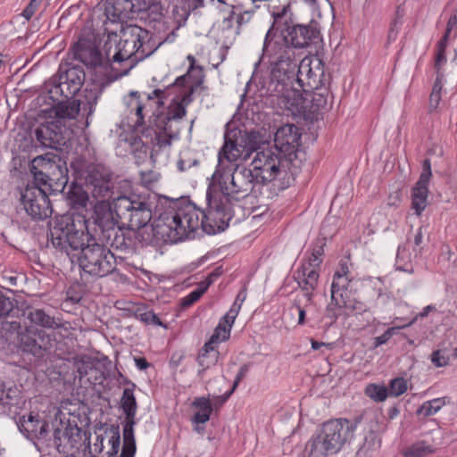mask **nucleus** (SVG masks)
I'll return each instance as SVG.
<instances>
[{"instance_id": "obj_1", "label": "nucleus", "mask_w": 457, "mask_h": 457, "mask_svg": "<svg viewBox=\"0 0 457 457\" xmlns=\"http://www.w3.org/2000/svg\"><path fill=\"white\" fill-rule=\"evenodd\" d=\"M224 161H228V122L224 125V144L218 154V165L207 190L209 212L194 204L178 200L160 214L153 225L154 237L165 243H178L195 237L201 227L208 234L224 231L228 227L226 209L228 204V174Z\"/></svg>"}, {"instance_id": "obj_2", "label": "nucleus", "mask_w": 457, "mask_h": 457, "mask_svg": "<svg viewBox=\"0 0 457 457\" xmlns=\"http://www.w3.org/2000/svg\"><path fill=\"white\" fill-rule=\"evenodd\" d=\"M85 220L66 214L56 217L49 225V240L53 246L74 259L84 274L98 278L111 274L116 268L114 254L106 246L89 240Z\"/></svg>"}, {"instance_id": "obj_3", "label": "nucleus", "mask_w": 457, "mask_h": 457, "mask_svg": "<svg viewBox=\"0 0 457 457\" xmlns=\"http://www.w3.org/2000/svg\"><path fill=\"white\" fill-rule=\"evenodd\" d=\"M259 142L258 132L251 131L242 135L241 131L230 129V162L237 159L245 161L256 152L251 162L256 181L273 182L279 190L287 188L291 183V176L285 165L286 160L273 147L260 149Z\"/></svg>"}, {"instance_id": "obj_4", "label": "nucleus", "mask_w": 457, "mask_h": 457, "mask_svg": "<svg viewBox=\"0 0 457 457\" xmlns=\"http://www.w3.org/2000/svg\"><path fill=\"white\" fill-rule=\"evenodd\" d=\"M264 52L276 59L271 68V82H276L275 87L293 84L295 80L305 93L319 88L323 75V63L317 55L305 56L297 64L295 50L291 48Z\"/></svg>"}, {"instance_id": "obj_5", "label": "nucleus", "mask_w": 457, "mask_h": 457, "mask_svg": "<svg viewBox=\"0 0 457 457\" xmlns=\"http://www.w3.org/2000/svg\"><path fill=\"white\" fill-rule=\"evenodd\" d=\"M356 424L347 419H332L321 426L320 431L308 441L305 450L309 457H328L337 453L350 442Z\"/></svg>"}, {"instance_id": "obj_6", "label": "nucleus", "mask_w": 457, "mask_h": 457, "mask_svg": "<svg viewBox=\"0 0 457 457\" xmlns=\"http://www.w3.org/2000/svg\"><path fill=\"white\" fill-rule=\"evenodd\" d=\"M157 0H105L92 11V27L101 29L107 25L120 24L121 29H141L138 25L127 23L136 12L147 11Z\"/></svg>"}, {"instance_id": "obj_7", "label": "nucleus", "mask_w": 457, "mask_h": 457, "mask_svg": "<svg viewBox=\"0 0 457 457\" xmlns=\"http://www.w3.org/2000/svg\"><path fill=\"white\" fill-rule=\"evenodd\" d=\"M351 266L349 258L342 259L333 275L331 302L328 306V312L331 317L349 316L353 312L362 310V303L352 295L351 283L354 278L350 270Z\"/></svg>"}, {"instance_id": "obj_8", "label": "nucleus", "mask_w": 457, "mask_h": 457, "mask_svg": "<svg viewBox=\"0 0 457 457\" xmlns=\"http://www.w3.org/2000/svg\"><path fill=\"white\" fill-rule=\"evenodd\" d=\"M141 38L143 37L139 36L137 39H120L118 41V35L115 31L107 34L105 46H112L111 62L120 65V67H112L115 71L114 79L127 75L138 62L152 54L161 46L162 42L145 52Z\"/></svg>"}, {"instance_id": "obj_9", "label": "nucleus", "mask_w": 457, "mask_h": 457, "mask_svg": "<svg viewBox=\"0 0 457 457\" xmlns=\"http://www.w3.org/2000/svg\"><path fill=\"white\" fill-rule=\"evenodd\" d=\"M192 93L191 88L181 98L173 99L166 113L153 112L149 117V125L154 129L160 146L170 145V140L179 137L182 129L181 120L186 116L187 107L192 102Z\"/></svg>"}, {"instance_id": "obj_10", "label": "nucleus", "mask_w": 457, "mask_h": 457, "mask_svg": "<svg viewBox=\"0 0 457 457\" xmlns=\"http://www.w3.org/2000/svg\"><path fill=\"white\" fill-rule=\"evenodd\" d=\"M113 210L121 225L132 230L146 226L152 219L151 206L145 196L121 195L114 199Z\"/></svg>"}, {"instance_id": "obj_11", "label": "nucleus", "mask_w": 457, "mask_h": 457, "mask_svg": "<svg viewBox=\"0 0 457 457\" xmlns=\"http://www.w3.org/2000/svg\"><path fill=\"white\" fill-rule=\"evenodd\" d=\"M68 403V402H62L60 407L54 408L53 420V443L56 450L64 456L73 455L81 441L80 428L77 424L71 423L66 413L62 410Z\"/></svg>"}, {"instance_id": "obj_12", "label": "nucleus", "mask_w": 457, "mask_h": 457, "mask_svg": "<svg viewBox=\"0 0 457 457\" xmlns=\"http://www.w3.org/2000/svg\"><path fill=\"white\" fill-rule=\"evenodd\" d=\"M320 37V30H267L264 50L267 53L285 48H303Z\"/></svg>"}, {"instance_id": "obj_13", "label": "nucleus", "mask_w": 457, "mask_h": 457, "mask_svg": "<svg viewBox=\"0 0 457 457\" xmlns=\"http://www.w3.org/2000/svg\"><path fill=\"white\" fill-rule=\"evenodd\" d=\"M30 172L40 185L53 187V184L64 185L67 182V168L56 155L46 154L33 159Z\"/></svg>"}, {"instance_id": "obj_14", "label": "nucleus", "mask_w": 457, "mask_h": 457, "mask_svg": "<svg viewBox=\"0 0 457 457\" xmlns=\"http://www.w3.org/2000/svg\"><path fill=\"white\" fill-rule=\"evenodd\" d=\"M103 54L97 47L94 34L88 33L87 36L79 37L78 42L73 46L74 56L84 63L87 68H107L111 62L112 46H104Z\"/></svg>"}, {"instance_id": "obj_15", "label": "nucleus", "mask_w": 457, "mask_h": 457, "mask_svg": "<svg viewBox=\"0 0 457 457\" xmlns=\"http://www.w3.org/2000/svg\"><path fill=\"white\" fill-rule=\"evenodd\" d=\"M86 193L96 201L109 199L112 194V174L104 165H90L85 178Z\"/></svg>"}, {"instance_id": "obj_16", "label": "nucleus", "mask_w": 457, "mask_h": 457, "mask_svg": "<svg viewBox=\"0 0 457 457\" xmlns=\"http://www.w3.org/2000/svg\"><path fill=\"white\" fill-rule=\"evenodd\" d=\"M21 201L26 213L35 220H46L53 213L47 195L38 186H28L21 194Z\"/></svg>"}, {"instance_id": "obj_17", "label": "nucleus", "mask_w": 457, "mask_h": 457, "mask_svg": "<svg viewBox=\"0 0 457 457\" xmlns=\"http://www.w3.org/2000/svg\"><path fill=\"white\" fill-rule=\"evenodd\" d=\"M19 347L36 357H43L54 347V337L44 330L26 328L18 335Z\"/></svg>"}, {"instance_id": "obj_18", "label": "nucleus", "mask_w": 457, "mask_h": 457, "mask_svg": "<svg viewBox=\"0 0 457 457\" xmlns=\"http://www.w3.org/2000/svg\"><path fill=\"white\" fill-rule=\"evenodd\" d=\"M228 312L222 316L211 338L199 352L197 361L203 370L216 363L219 357L218 345L228 338Z\"/></svg>"}, {"instance_id": "obj_19", "label": "nucleus", "mask_w": 457, "mask_h": 457, "mask_svg": "<svg viewBox=\"0 0 457 457\" xmlns=\"http://www.w3.org/2000/svg\"><path fill=\"white\" fill-rule=\"evenodd\" d=\"M139 93L132 91L129 94L128 105L130 108V114L135 116L134 129L139 130V129L145 123V117L152 109L154 104L156 107L163 105L164 91L162 89H154L151 94L147 95L146 102L143 103L139 99Z\"/></svg>"}, {"instance_id": "obj_20", "label": "nucleus", "mask_w": 457, "mask_h": 457, "mask_svg": "<svg viewBox=\"0 0 457 457\" xmlns=\"http://www.w3.org/2000/svg\"><path fill=\"white\" fill-rule=\"evenodd\" d=\"M274 149L291 160L295 154L301 143V133L294 124H285L279 127L274 135Z\"/></svg>"}, {"instance_id": "obj_21", "label": "nucleus", "mask_w": 457, "mask_h": 457, "mask_svg": "<svg viewBox=\"0 0 457 457\" xmlns=\"http://www.w3.org/2000/svg\"><path fill=\"white\" fill-rule=\"evenodd\" d=\"M276 103L287 115L296 116L301 114L304 109V98L299 89L294 88L292 84L275 87Z\"/></svg>"}, {"instance_id": "obj_22", "label": "nucleus", "mask_w": 457, "mask_h": 457, "mask_svg": "<svg viewBox=\"0 0 457 457\" xmlns=\"http://www.w3.org/2000/svg\"><path fill=\"white\" fill-rule=\"evenodd\" d=\"M432 177L431 162L425 159L422 162V171L411 189V208L420 216L428 205V184Z\"/></svg>"}, {"instance_id": "obj_23", "label": "nucleus", "mask_w": 457, "mask_h": 457, "mask_svg": "<svg viewBox=\"0 0 457 457\" xmlns=\"http://www.w3.org/2000/svg\"><path fill=\"white\" fill-rule=\"evenodd\" d=\"M256 176L252 169L237 167L230 174V199L238 201L247 196L253 189V180Z\"/></svg>"}, {"instance_id": "obj_24", "label": "nucleus", "mask_w": 457, "mask_h": 457, "mask_svg": "<svg viewBox=\"0 0 457 457\" xmlns=\"http://www.w3.org/2000/svg\"><path fill=\"white\" fill-rule=\"evenodd\" d=\"M17 426L29 439H45L48 435L47 422L40 414L29 412L19 418Z\"/></svg>"}, {"instance_id": "obj_25", "label": "nucleus", "mask_w": 457, "mask_h": 457, "mask_svg": "<svg viewBox=\"0 0 457 457\" xmlns=\"http://www.w3.org/2000/svg\"><path fill=\"white\" fill-rule=\"evenodd\" d=\"M95 222L99 227L102 234L109 231L113 233V228L121 225V220L118 218L113 210V204H110L105 200H98L94 207Z\"/></svg>"}, {"instance_id": "obj_26", "label": "nucleus", "mask_w": 457, "mask_h": 457, "mask_svg": "<svg viewBox=\"0 0 457 457\" xmlns=\"http://www.w3.org/2000/svg\"><path fill=\"white\" fill-rule=\"evenodd\" d=\"M320 273L317 269H314L311 264H301L300 267L294 273V278L299 287L304 292L306 302L310 303L313 297Z\"/></svg>"}, {"instance_id": "obj_27", "label": "nucleus", "mask_w": 457, "mask_h": 457, "mask_svg": "<svg viewBox=\"0 0 457 457\" xmlns=\"http://www.w3.org/2000/svg\"><path fill=\"white\" fill-rule=\"evenodd\" d=\"M121 408L126 415V424L123 428V436L126 439L132 437L134 435L133 427L135 425V416L137 412V402L134 392L130 388H125L120 399Z\"/></svg>"}, {"instance_id": "obj_28", "label": "nucleus", "mask_w": 457, "mask_h": 457, "mask_svg": "<svg viewBox=\"0 0 457 457\" xmlns=\"http://www.w3.org/2000/svg\"><path fill=\"white\" fill-rule=\"evenodd\" d=\"M441 443L433 436H425L402 451L403 457H429L435 454L440 447Z\"/></svg>"}, {"instance_id": "obj_29", "label": "nucleus", "mask_w": 457, "mask_h": 457, "mask_svg": "<svg viewBox=\"0 0 457 457\" xmlns=\"http://www.w3.org/2000/svg\"><path fill=\"white\" fill-rule=\"evenodd\" d=\"M452 30H446L443 37L440 39V41L436 45V54H435V64L434 68L436 71V79L434 82L432 92L431 93H436L440 94L442 93L443 89V78L444 74L442 72V67L446 62V55H445V49L448 43L449 35Z\"/></svg>"}, {"instance_id": "obj_30", "label": "nucleus", "mask_w": 457, "mask_h": 457, "mask_svg": "<svg viewBox=\"0 0 457 457\" xmlns=\"http://www.w3.org/2000/svg\"><path fill=\"white\" fill-rule=\"evenodd\" d=\"M21 316L31 324L44 328L55 329L62 327L59 319L48 315L42 309L28 306L22 311Z\"/></svg>"}, {"instance_id": "obj_31", "label": "nucleus", "mask_w": 457, "mask_h": 457, "mask_svg": "<svg viewBox=\"0 0 457 457\" xmlns=\"http://www.w3.org/2000/svg\"><path fill=\"white\" fill-rule=\"evenodd\" d=\"M35 136L41 145L52 147L60 140V128L56 122H46L36 129Z\"/></svg>"}, {"instance_id": "obj_32", "label": "nucleus", "mask_w": 457, "mask_h": 457, "mask_svg": "<svg viewBox=\"0 0 457 457\" xmlns=\"http://www.w3.org/2000/svg\"><path fill=\"white\" fill-rule=\"evenodd\" d=\"M274 22L270 29H311L309 26L296 24L293 21L289 4L285 5L280 12H272Z\"/></svg>"}, {"instance_id": "obj_33", "label": "nucleus", "mask_w": 457, "mask_h": 457, "mask_svg": "<svg viewBox=\"0 0 457 457\" xmlns=\"http://www.w3.org/2000/svg\"><path fill=\"white\" fill-rule=\"evenodd\" d=\"M51 112L58 119H75L79 112V107L74 102L64 103L62 100L57 101Z\"/></svg>"}, {"instance_id": "obj_34", "label": "nucleus", "mask_w": 457, "mask_h": 457, "mask_svg": "<svg viewBox=\"0 0 457 457\" xmlns=\"http://www.w3.org/2000/svg\"><path fill=\"white\" fill-rule=\"evenodd\" d=\"M60 79H64L71 87L72 92H78L84 82L85 74L83 71L78 67L68 69L65 75L60 76Z\"/></svg>"}, {"instance_id": "obj_35", "label": "nucleus", "mask_w": 457, "mask_h": 457, "mask_svg": "<svg viewBox=\"0 0 457 457\" xmlns=\"http://www.w3.org/2000/svg\"><path fill=\"white\" fill-rule=\"evenodd\" d=\"M17 396L16 388H5L4 383L0 382V414L9 411L10 406L16 404L15 398Z\"/></svg>"}, {"instance_id": "obj_36", "label": "nucleus", "mask_w": 457, "mask_h": 457, "mask_svg": "<svg viewBox=\"0 0 457 457\" xmlns=\"http://www.w3.org/2000/svg\"><path fill=\"white\" fill-rule=\"evenodd\" d=\"M122 227V225H119L113 228V233L107 231L103 234V237L106 241V244L116 249H123L129 246V244L126 242L124 233L121 230Z\"/></svg>"}, {"instance_id": "obj_37", "label": "nucleus", "mask_w": 457, "mask_h": 457, "mask_svg": "<svg viewBox=\"0 0 457 457\" xmlns=\"http://www.w3.org/2000/svg\"><path fill=\"white\" fill-rule=\"evenodd\" d=\"M445 405L444 398H435L424 402L417 411L419 416L430 417L437 413Z\"/></svg>"}, {"instance_id": "obj_38", "label": "nucleus", "mask_w": 457, "mask_h": 457, "mask_svg": "<svg viewBox=\"0 0 457 457\" xmlns=\"http://www.w3.org/2000/svg\"><path fill=\"white\" fill-rule=\"evenodd\" d=\"M48 92L50 97L54 101H59L60 99L58 96H63L65 99H69L76 94V92L71 91V87L69 83H67V81L60 79L58 83L55 84V82H54V85L48 90Z\"/></svg>"}, {"instance_id": "obj_39", "label": "nucleus", "mask_w": 457, "mask_h": 457, "mask_svg": "<svg viewBox=\"0 0 457 457\" xmlns=\"http://www.w3.org/2000/svg\"><path fill=\"white\" fill-rule=\"evenodd\" d=\"M365 395L375 402H384L388 396V388L384 385L369 384L365 387Z\"/></svg>"}, {"instance_id": "obj_40", "label": "nucleus", "mask_w": 457, "mask_h": 457, "mask_svg": "<svg viewBox=\"0 0 457 457\" xmlns=\"http://www.w3.org/2000/svg\"><path fill=\"white\" fill-rule=\"evenodd\" d=\"M246 296H247V288H246V286L244 285L243 287L238 292L232 306L230 307V320L232 319V320H230V328H232L234 319L236 318L239 310L241 309V306H242L243 303L245 302V300L246 299Z\"/></svg>"}, {"instance_id": "obj_41", "label": "nucleus", "mask_w": 457, "mask_h": 457, "mask_svg": "<svg viewBox=\"0 0 457 457\" xmlns=\"http://www.w3.org/2000/svg\"><path fill=\"white\" fill-rule=\"evenodd\" d=\"M407 390V382L403 378H395L389 383L388 395L399 396Z\"/></svg>"}, {"instance_id": "obj_42", "label": "nucleus", "mask_w": 457, "mask_h": 457, "mask_svg": "<svg viewBox=\"0 0 457 457\" xmlns=\"http://www.w3.org/2000/svg\"><path fill=\"white\" fill-rule=\"evenodd\" d=\"M206 287H197L193 290L189 295L181 299L182 308H187L200 299V297L206 291Z\"/></svg>"}, {"instance_id": "obj_43", "label": "nucleus", "mask_w": 457, "mask_h": 457, "mask_svg": "<svg viewBox=\"0 0 457 457\" xmlns=\"http://www.w3.org/2000/svg\"><path fill=\"white\" fill-rule=\"evenodd\" d=\"M136 316L145 324L162 325L160 319L151 311L137 309Z\"/></svg>"}, {"instance_id": "obj_44", "label": "nucleus", "mask_w": 457, "mask_h": 457, "mask_svg": "<svg viewBox=\"0 0 457 457\" xmlns=\"http://www.w3.org/2000/svg\"><path fill=\"white\" fill-rule=\"evenodd\" d=\"M212 410H197L195 415L192 417L191 421L196 425L195 430L202 432L203 428L199 427V424H204L209 420Z\"/></svg>"}, {"instance_id": "obj_45", "label": "nucleus", "mask_w": 457, "mask_h": 457, "mask_svg": "<svg viewBox=\"0 0 457 457\" xmlns=\"http://www.w3.org/2000/svg\"><path fill=\"white\" fill-rule=\"evenodd\" d=\"M413 322H414V320L405 325L387 328L382 335H380L375 338V345L378 346V345L386 344L393 337V335L395 334V331L396 329L411 326Z\"/></svg>"}, {"instance_id": "obj_46", "label": "nucleus", "mask_w": 457, "mask_h": 457, "mask_svg": "<svg viewBox=\"0 0 457 457\" xmlns=\"http://www.w3.org/2000/svg\"><path fill=\"white\" fill-rule=\"evenodd\" d=\"M431 362L438 368L445 367L449 363V356L441 350H436L431 353Z\"/></svg>"}, {"instance_id": "obj_47", "label": "nucleus", "mask_w": 457, "mask_h": 457, "mask_svg": "<svg viewBox=\"0 0 457 457\" xmlns=\"http://www.w3.org/2000/svg\"><path fill=\"white\" fill-rule=\"evenodd\" d=\"M12 301L0 292V319L6 317L12 310Z\"/></svg>"}, {"instance_id": "obj_48", "label": "nucleus", "mask_w": 457, "mask_h": 457, "mask_svg": "<svg viewBox=\"0 0 457 457\" xmlns=\"http://www.w3.org/2000/svg\"><path fill=\"white\" fill-rule=\"evenodd\" d=\"M311 92H312V107L315 109L314 111H319L320 109L324 108L327 104V97L321 93L313 92V90Z\"/></svg>"}, {"instance_id": "obj_49", "label": "nucleus", "mask_w": 457, "mask_h": 457, "mask_svg": "<svg viewBox=\"0 0 457 457\" xmlns=\"http://www.w3.org/2000/svg\"><path fill=\"white\" fill-rule=\"evenodd\" d=\"M321 250L317 249L314 250L312 254L308 257L307 261L303 262L302 264H311L314 269H317L319 271L320 265L321 263Z\"/></svg>"}, {"instance_id": "obj_50", "label": "nucleus", "mask_w": 457, "mask_h": 457, "mask_svg": "<svg viewBox=\"0 0 457 457\" xmlns=\"http://www.w3.org/2000/svg\"><path fill=\"white\" fill-rule=\"evenodd\" d=\"M42 0H31L28 6L24 9L22 15L29 20L37 9Z\"/></svg>"}, {"instance_id": "obj_51", "label": "nucleus", "mask_w": 457, "mask_h": 457, "mask_svg": "<svg viewBox=\"0 0 457 457\" xmlns=\"http://www.w3.org/2000/svg\"><path fill=\"white\" fill-rule=\"evenodd\" d=\"M247 372H248V365H243L240 368L238 373L237 374V376L235 378L233 386L230 388V395L233 394L235 389L237 387L240 381L246 376Z\"/></svg>"}, {"instance_id": "obj_52", "label": "nucleus", "mask_w": 457, "mask_h": 457, "mask_svg": "<svg viewBox=\"0 0 457 457\" xmlns=\"http://www.w3.org/2000/svg\"><path fill=\"white\" fill-rule=\"evenodd\" d=\"M2 329L5 333L18 332L19 334L21 329V323L18 321H5L2 323Z\"/></svg>"}, {"instance_id": "obj_53", "label": "nucleus", "mask_w": 457, "mask_h": 457, "mask_svg": "<svg viewBox=\"0 0 457 457\" xmlns=\"http://www.w3.org/2000/svg\"><path fill=\"white\" fill-rule=\"evenodd\" d=\"M305 306H301V304L299 303V302L297 300L295 301L294 303V308L296 309L297 312H298V320H297V324L300 325V326H303L305 324V317H306V310H305Z\"/></svg>"}, {"instance_id": "obj_54", "label": "nucleus", "mask_w": 457, "mask_h": 457, "mask_svg": "<svg viewBox=\"0 0 457 457\" xmlns=\"http://www.w3.org/2000/svg\"><path fill=\"white\" fill-rule=\"evenodd\" d=\"M193 406L197 408V410H212L209 400L204 397L196 398L193 402Z\"/></svg>"}, {"instance_id": "obj_55", "label": "nucleus", "mask_w": 457, "mask_h": 457, "mask_svg": "<svg viewBox=\"0 0 457 457\" xmlns=\"http://www.w3.org/2000/svg\"><path fill=\"white\" fill-rule=\"evenodd\" d=\"M403 15H404V9L401 5H399L395 11V16L392 20V25L394 27L402 26L403 25L402 20H403Z\"/></svg>"}, {"instance_id": "obj_56", "label": "nucleus", "mask_w": 457, "mask_h": 457, "mask_svg": "<svg viewBox=\"0 0 457 457\" xmlns=\"http://www.w3.org/2000/svg\"><path fill=\"white\" fill-rule=\"evenodd\" d=\"M441 102V95L431 93L429 96V110L430 112L436 110Z\"/></svg>"}, {"instance_id": "obj_57", "label": "nucleus", "mask_w": 457, "mask_h": 457, "mask_svg": "<svg viewBox=\"0 0 457 457\" xmlns=\"http://www.w3.org/2000/svg\"><path fill=\"white\" fill-rule=\"evenodd\" d=\"M135 363L139 370H145L149 366V363L145 358H136Z\"/></svg>"}, {"instance_id": "obj_58", "label": "nucleus", "mask_w": 457, "mask_h": 457, "mask_svg": "<svg viewBox=\"0 0 457 457\" xmlns=\"http://www.w3.org/2000/svg\"><path fill=\"white\" fill-rule=\"evenodd\" d=\"M311 345H312V348L313 350H319L321 346H327V347H330L331 346V344H326V343H323V342H318L314 339H311Z\"/></svg>"}, {"instance_id": "obj_59", "label": "nucleus", "mask_w": 457, "mask_h": 457, "mask_svg": "<svg viewBox=\"0 0 457 457\" xmlns=\"http://www.w3.org/2000/svg\"><path fill=\"white\" fill-rule=\"evenodd\" d=\"M399 254L397 255V261H396V265H397V270H403V271H405V272H408L410 274L413 273L414 270H413V267L411 264H409L407 265L406 267H402L400 264H399Z\"/></svg>"}, {"instance_id": "obj_60", "label": "nucleus", "mask_w": 457, "mask_h": 457, "mask_svg": "<svg viewBox=\"0 0 457 457\" xmlns=\"http://www.w3.org/2000/svg\"><path fill=\"white\" fill-rule=\"evenodd\" d=\"M176 37H177V35L175 34L174 30H172V32H171V33H170V34L166 37V38H165V39H163V40H160V41L156 44V46H157L160 42H162L161 46H162L164 42H170V43H171V42H173V41L175 40ZM154 46H155V44H154V45L150 47V49H152V48H153V47H154Z\"/></svg>"}, {"instance_id": "obj_61", "label": "nucleus", "mask_w": 457, "mask_h": 457, "mask_svg": "<svg viewBox=\"0 0 457 457\" xmlns=\"http://www.w3.org/2000/svg\"><path fill=\"white\" fill-rule=\"evenodd\" d=\"M251 15L249 12H245L244 14H237V26H242L245 19L248 21L250 19Z\"/></svg>"}, {"instance_id": "obj_62", "label": "nucleus", "mask_w": 457, "mask_h": 457, "mask_svg": "<svg viewBox=\"0 0 457 457\" xmlns=\"http://www.w3.org/2000/svg\"><path fill=\"white\" fill-rule=\"evenodd\" d=\"M454 27H457V11L455 12V13L451 16V18L449 19V21H448V27L447 29H453Z\"/></svg>"}, {"instance_id": "obj_63", "label": "nucleus", "mask_w": 457, "mask_h": 457, "mask_svg": "<svg viewBox=\"0 0 457 457\" xmlns=\"http://www.w3.org/2000/svg\"><path fill=\"white\" fill-rule=\"evenodd\" d=\"M435 308L432 305H428L423 308L422 312L419 314L420 317L424 318L428 315V313L434 310Z\"/></svg>"}, {"instance_id": "obj_64", "label": "nucleus", "mask_w": 457, "mask_h": 457, "mask_svg": "<svg viewBox=\"0 0 457 457\" xmlns=\"http://www.w3.org/2000/svg\"><path fill=\"white\" fill-rule=\"evenodd\" d=\"M70 15L71 13H69L68 15L66 16H62L60 20H59V22H58V28H62V27H65L68 25L67 21L68 20L70 19Z\"/></svg>"}]
</instances>
